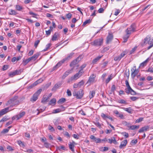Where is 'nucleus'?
Returning <instances> with one entry per match:
<instances>
[{
	"mask_svg": "<svg viewBox=\"0 0 153 153\" xmlns=\"http://www.w3.org/2000/svg\"><path fill=\"white\" fill-rule=\"evenodd\" d=\"M125 84L127 87V88L125 89L126 92L127 94H130L132 95H136V92L131 88L128 80H126L125 81Z\"/></svg>",
	"mask_w": 153,
	"mask_h": 153,
	"instance_id": "1",
	"label": "nucleus"
},
{
	"mask_svg": "<svg viewBox=\"0 0 153 153\" xmlns=\"http://www.w3.org/2000/svg\"><path fill=\"white\" fill-rule=\"evenodd\" d=\"M144 43H146L147 41V43L149 45L147 48V49L149 50L153 47V39L151 38L149 36H147L144 39Z\"/></svg>",
	"mask_w": 153,
	"mask_h": 153,
	"instance_id": "2",
	"label": "nucleus"
},
{
	"mask_svg": "<svg viewBox=\"0 0 153 153\" xmlns=\"http://www.w3.org/2000/svg\"><path fill=\"white\" fill-rule=\"evenodd\" d=\"M84 92L82 89H80L78 91H74L73 93L74 96H76V98L80 99L81 98L83 95Z\"/></svg>",
	"mask_w": 153,
	"mask_h": 153,
	"instance_id": "3",
	"label": "nucleus"
},
{
	"mask_svg": "<svg viewBox=\"0 0 153 153\" xmlns=\"http://www.w3.org/2000/svg\"><path fill=\"white\" fill-rule=\"evenodd\" d=\"M82 58V55H79L70 64V66L72 67L73 69L74 67V65L77 64Z\"/></svg>",
	"mask_w": 153,
	"mask_h": 153,
	"instance_id": "4",
	"label": "nucleus"
},
{
	"mask_svg": "<svg viewBox=\"0 0 153 153\" xmlns=\"http://www.w3.org/2000/svg\"><path fill=\"white\" fill-rule=\"evenodd\" d=\"M136 27L135 24H132L129 27L127 28L125 30V32L126 33H127L128 34H131L136 31Z\"/></svg>",
	"mask_w": 153,
	"mask_h": 153,
	"instance_id": "5",
	"label": "nucleus"
},
{
	"mask_svg": "<svg viewBox=\"0 0 153 153\" xmlns=\"http://www.w3.org/2000/svg\"><path fill=\"white\" fill-rule=\"evenodd\" d=\"M131 76L133 78H134L138 74L139 70L138 69H136V66H134L131 68Z\"/></svg>",
	"mask_w": 153,
	"mask_h": 153,
	"instance_id": "6",
	"label": "nucleus"
},
{
	"mask_svg": "<svg viewBox=\"0 0 153 153\" xmlns=\"http://www.w3.org/2000/svg\"><path fill=\"white\" fill-rule=\"evenodd\" d=\"M96 77V76L94 74L91 75L88 81L86 83V84L88 85H90L91 84L95 82V80Z\"/></svg>",
	"mask_w": 153,
	"mask_h": 153,
	"instance_id": "7",
	"label": "nucleus"
},
{
	"mask_svg": "<svg viewBox=\"0 0 153 153\" xmlns=\"http://www.w3.org/2000/svg\"><path fill=\"white\" fill-rule=\"evenodd\" d=\"M127 53L128 52L126 51H123L119 56L114 57V60L115 61H120Z\"/></svg>",
	"mask_w": 153,
	"mask_h": 153,
	"instance_id": "8",
	"label": "nucleus"
},
{
	"mask_svg": "<svg viewBox=\"0 0 153 153\" xmlns=\"http://www.w3.org/2000/svg\"><path fill=\"white\" fill-rule=\"evenodd\" d=\"M103 39L102 38L97 39L94 40L93 42V45L96 46H100L102 45Z\"/></svg>",
	"mask_w": 153,
	"mask_h": 153,
	"instance_id": "9",
	"label": "nucleus"
},
{
	"mask_svg": "<svg viewBox=\"0 0 153 153\" xmlns=\"http://www.w3.org/2000/svg\"><path fill=\"white\" fill-rule=\"evenodd\" d=\"M25 111H22L20 112L18 114L14 116L12 118V120H13L15 119L18 120L23 117L25 114Z\"/></svg>",
	"mask_w": 153,
	"mask_h": 153,
	"instance_id": "10",
	"label": "nucleus"
},
{
	"mask_svg": "<svg viewBox=\"0 0 153 153\" xmlns=\"http://www.w3.org/2000/svg\"><path fill=\"white\" fill-rule=\"evenodd\" d=\"M83 73L84 71H82V70H79L78 73L76 74L73 76L71 77V79L72 80H76L81 76Z\"/></svg>",
	"mask_w": 153,
	"mask_h": 153,
	"instance_id": "11",
	"label": "nucleus"
},
{
	"mask_svg": "<svg viewBox=\"0 0 153 153\" xmlns=\"http://www.w3.org/2000/svg\"><path fill=\"white\" fill-rule=\"evenodd\" d=\"M21 73L20 70H16L10 73L9 75L11 77H12L16 75H19Z\"/></svg>",
	"mask_w": 153,
	"mask_h": 153,
	"instance_id": "12",
	"label": "nucleus"
},
{
	"mask_svg": "<svg viewBox=\"0 0 153 153\" xmlns=\"http://www.w3.org/2000/svg\"><path fill=\"white\" fill-rule=\"evenodd\" d=\"M90 138L93 140V141L96 143H100L101 140L100 138H96L94 136L91 135L90 136Z\"/></svg>",
	"mask_w": 153,
	"mask_h": 153,
	"instance_id": "13",
	"label": "nucleus"
},
{
	"mask_svg": "<svg viewBox=\"0 0 153 153\" xmlns=\"http://www.w3.org/2000/svg\"><path fill=\"white\" fill-rule=\"evenodd\" d=\"M149 126H145L141 128L139 131V133H141L144 131H146L149 130Z\"/></svg>",
	"mask_w": 153,
	"mask_h": 153,
	"instance_id": "14",
	"label": "nucleus"
},
{
	"mask_svg": "<svg viewBox=\"0 0 153 153\" xmlns=\"http://www.w3.org/2000/svg\"><path fill=\"white\" fill-rule=\"evenodd\" d=\"M113 38V35L112 34L109 33L107 38L106 42L108 44L111 41Z\"/></svg>",
	"mask_w": 153,
	"mask_h": 153,
	"instance_id": "15",
	"label": "nucleus"
},
{
	"mask_svg": "<svg viewBox=\"0 0 153 153\" xmlns=\"http://www.w3.org/2000/svg\"><path fill=\"white\" fill-rule=\"evenodd\" d=\"M9 108L7 107L2 109L0 111V114L1 116H2L8 112Z\"/></svg>",
	"mask_w": 153,
	"mask_h": 153,
	"instance_id": "16",
	"label": "nucleus"
},
{
	"mask_svg": "<svg viewBox=\"0 0 153 153\" xmlns=\"http://www.w3.org/2000/svg\"><path fill=\"white\" fill-rule=\"evenodd\" d=\"M74 54V53H71L69 54H68L67 56L66 57L63 59L64 60V61L65 62L68 61L71 59Z\"/></svg>",
	"mask_w": 153,
	"mask_h": 153,
	"instance_id": "17",
	"label": "nucleus"
},
{
	"mask_svg": "<svg viewBox=\"0 0 153 153\" xmlns=\"http://www.w3.org/2000/svg\"><path fill=\"white\" fill-rule=\"evenodd\" d=\"M61 84V83L60 82L56 84L52 88V91H55L57 89L59 88Z\"/></svg>",
	"mask_w": 153,
	"mask_h": 153,
	"instance_id": "18",
	"label": "nucleus"
},
{
	"mask_svg": "<svg viewBox=\"0 0 153 153\" xmlns=\"http://www.w3.org/2000/svg\"><path fill=\"white\" fill-rule=\"evenodd\" d=\"M127 143V140H125L123 141L121 143V144L119 146V148L120 149H122L123 147H125Z\"/></svg>",
	"mask_w": 153,
	"mask_h": 153,
	"instance_id": "19",
	"label": "nucleus"
},
{
	"mask_svg": "<svg viewBox=\"0 0 153 153\" xmlns=\"http://www.w3.org/2000/svg\"><path fill=\"white\" fill-rule=\"evenodd\" d=\"M39 56V54L38 53H37L34 54L33 56L29 58L30 61L33 60L35 61Z\"/></svg>",
	"mask_w": 153,
	"mask_h": 153,
	"instance_id": "20",
	"label": "nucleus"
},
{
	"mask_svg": "<svg viewBox=\"0 0 153 153\" xmlns=\"http://www.w3.org/2000/svg\"><path fill=\"white\" fill-rule=\"evenodd\" d=\"M108 142L111 144L112 143H114L115 144H118V143L116 141L115 138L114 137H112L111 139H108Z\"/></svg>",
	"mask_w": 153,
	"mask_h": 153,
	"instance_id": "21",
	"label": "nucleus"
},
{
	"mask_svg": "<svg viewBox=\"0 0 153 153\" xmlns=\"http://www.w3.org/2000/svg\"><path fill=\"white\" fill-rule=\"evenodd\" d=\"M73 70V68H72L71 70H68L66 71L62 76V78H65L70 74L71 73V71Z\"/></svg>",
	"mask_w": 153,
	"mask_h": 153,
	"instance_id": "22",
	"label": "nucleus"
},
{
	"mask_svg": "<svg viewBox=\"0 0 153 153\" xmlns=\"http://www.w3.org/2000/svg\"><path fill=\"white\" fill-rule=\"evenodd\" d=\"M130 35V34H128L127 33H126V34L124 35L123 37L124 40V42H127Z\"/></svg>",
	"mask_w": 153,
	"mask_h": 153,
	"instance_id": "23",
	"label": "nucleus"
},
{
	"mask_svg": "<svg viewBox=\"0 0 153 153\" xmlns=\"http://www.w3.org/2000/svg\"><path fill=\"white\" fill-rule=\"evenodd\" d=\"M103 55L99 56L96 57V58L93 59L92 61V63L94 64L96 63V62H97L102 56Z\"/></svg>",
	"mask_w": 153,
	"mask_h": 153,
	"instance_id": "24",
	"label": "nucleus"
},
{
	"mask_svg": "<svg viewBox=\"0 0 153 153\" xmlns=\"http://www.w3.org/2000/svg\"><path fill=\"white\" fill-rule=\"evenodd\" d=\"M38 96H36V94H34L32 97L30 99V101L34 102L36 101V100L38 99Z\"/></svg>",
	"mask_w": 153,
	"mask_h": 153,
	"instance_id": "25",
	"label": "nucleus"
},
{
	"mask_svg": "<svg viewBox=\"0 0 153 153\" xmlns=\"http://www.w3.org/2000/svg\"><path fill=\"white\" fill-rule=\"evenodd\" d=\"M148 62V59H147L146 60H145L143 62L141 63L140 64V65L139 66V68H140V67H142L143 68L145 66L146 64Z\"/></svg>",
	"mask_w": 153,
	"mask_h": 153,
	"instance_id": "26",
	"label": "nucleus"
},
{
	"mask_svg": "<svg viewBox=\"0 0 153 153\" xmlns=\"http://www.w3.org/2000/svg\"><path fill=\"white\" fill-rule=\"evenodd\" d=\"M57 149L59 150L60 151H61L62 150L66 151L67 150L65 147L63 145L57 147Z\"/></svg>",
	"mask_w": 153,
	"mask_h": 153,
	"instance_id": "27",
	"label": "nucleus"
},
{
	"mask_svg": "<svg viewBox=\"0 0 153 153\" xmlns=\"http://www.w3.org/2000/svg\"><path fill=\"white\" fill-rule=\"evenodd\" d=\"M59 35V34L57 33L56 32L53 35V37L52 39V40L53 41H56L57 40V38Z\"/></svg>",
	"mask_w": 153,
	"mask_h": 153,
	"instance_id": "28",
	"label": "nucleus"
},
{
	"mask_svg": "<svg viewBox=\"0 0 153 153\" xmlns=\"http://www.w3.org/2000/svg\"><path fill=\"white\" fill-rule=\"evenodd\" d=\"M69 147L70 149L71 150V151L73 152L74 153L75 151L74 149V146L72 144H71L70 143L69 144Z\"/></svg>",
	"mask_w": 153,
	"mask_h": 153,
	"instance_id": "29",
	"label": "nucleus"
},
{
	"mask_svg": "<svg viewBox=\"0 0 153 153\" xmlns=\"http://www.w3.org/2000/svg\"><path fill=\"white\" fill-rule=\"evenodd\" d=\"M139 126H136V125H132L130 126L129 127V128L130 129L134 130L135 129H138L139 128Z\"/></svg>",
	"mask_w": 153,
	"mask_h": 153,
	"instance_id": "30",
	"label": "nucleus"
},
{
	"mask_svg": "<svg viewBox=\"0 0 153 153\" xmlns=\"http://www.w3.org/2000/svg\"><path fill=\"white\" fill-rule=\"evenodd\" d=\"M122 108L124 110L127 111L128 113H131V107H129L128 108Z\"/></svg>",
	"mask_w": 153,
	"mask_h": 153,
	"instance_id": "31",
	"label": "nucleus"
},
{
	"mask_svg": "<svg viewBox=\"0 0 153 153\" xmlns=\"http://www.w3.org/2000/svg\"><path fill=\"white\" fill-rule=\"evenodd\" d=\"M117 102L119 103L122 104H127L128 103L126 100L123 99L119 100Z\"/></svg>",
	"mask_w": 153,
	"mask_h": 153,
	"instance_id": "32",
	"label": "nucleus"
},
{
	"mask_svg": "<svg viewBox=\"0 0 153 153\" xmlns=\"http://www.w3.org/2000/svg\"><path fill=\"white\" fill-rule=\"evenodd\" d=\"M122 123L124 125L127 126L128 128L130 126H131V124L130 123H127L126 121H123L122 122Z\"/></svg>",
	"mask_w": 153,
	"mask_h": 153,
	"instance_id": "33",
	"label": "nucleus"
},
{
	"mask_svg": "<svg viewBox=\"0 0 153 153\" xmlns=\"http://www.w3.org/2000/svg\"><path fill=\"white\" fill-rule=\"evenodd\" d=\"M65 62V61H64V60L62 59V60H61V61H60L56 65H57V67L58 68H59V67H60L62 65V64L64 62Z\"/></svg>",
	"mask_w": 153,
	"mask_h": 153,
	"instance_id": "34",
	"label": "nucleus"
},
{
	"mask_svg": "<svg viewBox=\"0 0 153 153\" xmlns=\"http://www.w3.org/2000/svg\"><path fill=\"white\" fill-rule=\"evenodd\" d=\"M43 80L44 79H43L42 78H40L34 82V84L36 85H37L38 84L42 82Z\"/></svg>",
	"mask_w": 153,
	"mask_h": 153,
	"instance_id": "35",
	"label": "nucleus"
},
{
	"mask_svg": "<svg viewBox=\"0 0 153 153\" xmlns=\"http://www.w3.org/2000/svg\"><path fill=\"white\" fill-rule=\"evenodd\" d=\"M108 148L107 147H101L100 149V150L101 152H104L108 150Z\"/></svg>",
	"mask_w": 153,
	"mask_h": 153,
	"instance_id": "36",
	"label": "nucleus"
},
{
	"mask_svg": "<svg viewBox=\"0 0 153 153\" xmlns=\"http://www.w3.org/2000/svg\"><path fill=\"white\" fill-rule=\"evenodd\" d=\"M30 61V59L29 58H28L26 60H23L22 63L24 65H25Z\"/></svg>",
	"mask_w": 153,
	"mask_h": 153,
	"instance_id": "37",
	"label": "nucleus"
},
{
	"mask_svg": "<svg viewBox=\"0 0 153 153\" xmlns=\"http://www.w3.org/2000/svg\"><path fill=\"white\" fill-rule=\"evenodd\" d=\"M95 94V91H90V94L89 95V97L90 99L93 98L94 95Z\"/></svg>",
	"mask_w": 153,
	"mask_h": 153,
	"instance_id": "38",
	"label": "nucleus"
},
{
	"mask_svg": "<svg viewBox=\"0 0 153 153\" xmlns=\"http://www.w3.org/2000/svg\"><path fill=\"white\" fill-rule=\"evenodd\" d=\"M93 123L95 125L98 127L100 128H101L102 124H100L99 122L97 121L96 122H94Z\"/></svg>",
	"mask_w": 153,
	"mask_h": 153,
	"instance_id": "39",
	"label": "nucleus"
},
{
	"mask_svg": "<svg viewBox=\"0 0 153 153\" xmlns=\"http://www.w3.org/2000/svg\"><path fill=\"white\" fill-rule=\"evenodd\" d=\"M66 101V99L65 98H62L60 99L58 101V103L62 104L65 102Z\"/></svg>",
	"mask_w": 153,
	"mask_h": 153,
	"instance_id": "40",
	"label": "nucleus"
},
{
	"mask_svg": "<svg viewBox=\"0 0 153 153\" xmlns=\"http://www.w3.org/2000/svg\"><path fill=\"white\" fill-rule=\"evenodd\" d=\"M56 99L55 98H53L51 99L49 103V105H51L53 104H55L56 102Z\"/></svg>",
	"mask_w": 153,
	"mask_h": 153,
	"instance_id": "41",
	"label": "nucleus"
},
{
	"mask_svg": "<svg viewBox=\"0 0 153 153\" xmlns=\"http://www.w3.org/2000/svg\"><path fill=\"white\" fill-rule=\"evenodd\" d=\"M91 20L90 19L87 20L84 22L83 24V25L85 26L87 24H89L91 22Z\"/></svg>",
	"mask_w": 153,
	"mask_h": 153,
	"instance_id": "42",
	"label": "nucleus"
},
{
	"mask_svg": "<svg viewBox=\"0 0 153 153\" xmlns=\"http://www.w3.org/2000/svg\"><path fill=\"white\" fill-rule=\"evenodd\" d=\"M51 46V44L49 43L47 45L46 48L43 50V51H45L49 49V47Z\"/></svg>",
	"mask_w": 153,
	"mask_h": 153,
	"instance_id": "43",
	"label": "nucleus"
},
{
	"mask_svg": "<svg viewBox=\"0 0 153 153\" xmlns=\"http://www.w3.org/2000/svg\"><path fill=\"white\" fill-rule=\"evenodd\" d=\"M16 9L18 11H21L22 9V7L19 5H16Z\"/></svg>",
	"mask_w": 153,
	"mask_h": 153,
	"instance_id": "44",
	"label": "nucleus"
},
{
	"mask_svg": "<svg viewBox=\"0 0 153 153\" xmlns=\"http://www.w3.org/2000/svg\"><path fill=\"white\" fill-rule=\"evenodd\" d=\"M51 85V83L49 82L45 85L43 87L44 90L48 88Z\"/></svg>",
	"mask_w": 153,
	"mask_h": 153,
	"instance_id": "45",
	"label": "nucleus"
},
{
	"mask_svg": "<svg viewBox=\"0 0 153 153\" xmlns=\"http://www.w3.org/2000/svg\"><path fill=\"white\" fill-rule=\"evenodd\" d=\"M42 91V89H39L34 94H36V96H38L40 94L41 91Z\"/></svg>",
	"mask_w": 153,
	"mask_h": 153,
	"instance_id": "46",
	"label": "nucleus"
},
{
	"mask_svg": "<svg viewBox=\"0 0 153 153\" xmlns=\"http://www.w3.org/2000/svg\"><path fill=\"white\" fill-rule=\"evenodd\" d=\"M46 108L44 106L43 107H40V108L39 109H37V110L38 111H39L40 110L41 111V112H42L44 111L45 110V109Z\"/></svg>",
	"mask_w": 153,
	"mask_h": 153,
	"instance_id": "47",
	"label": "nucleus"
},
{
	"mask_svg": "<svg viewBox=\"0 0 153 153\" xmlns=\"http://www.w3.org/2000/svg\"><path fill=\"white\" fill-rule=\"evenodd\" d=\"M101 116L105 120L107 118H108V115L105 114L104 113H102L101 114Z\"/></svg>",
	"mask_w": 153,
	"mask_h": 153,
	"instance_id": "48",
	"label": "nucleus"
},
{
	"mask_svg": "<svg viewBox=\"0 0 153 153\" xmlns=\"http://www.w3.org/2000/svg\"><path fill=\"white\" fill-rule=\"evenodd\" d=\"M9 13L10 15H16V13L15 10L11 9Z\"/></svg>",
	"mask_w": 153,
	"mask_h": 153,
	"instance_id": "49",
	"label": "nucleus"
},
{
	"mask_svg": "<svg viewBox=\"0 0 153 153\" xmlns=\"http://www.w3.org/2000/svg\"><path fill=\"white\" fill-rule=\"evenodd\" d=\"M18 144L20 145V146L24 147L25 146L24 144L20 140L18 141Z\"/></svg>",
	"mask_w": 153,
	"mask_h": 153,
	"instance_id": "50",
	"label": "nucleus"
},
{
	"mask_svg": "<svg viewBox=\"0 0 153 153\" xmlns=\"http://www.w3.org/2000/svg\"><path fill=\"white\" fill-rule=\"evenodd\" d=\"M121 134L125 137L126 138H128L129 136L128 133L125 132L121 133Z\"/></svg>",
	"mask_w": 153,
	"mask_h": 153,
	"instance_id": "51",
	"label": "nucleus"
},
{
	"mask_svg": "<svg viewBox=\"0 0 153 153\" xmlns=\"http://www.w3.org/2000/svg\"><path fill=\"white\" fill-rule=\"evenodd\" d=\"M84 82L82 80L79 82L78 83L79 86V87L80 88L81 86H82L84 85Z\"/></svg>",
	"mask_w": 153,
	"mask_h": 153,
	"instance_id": "52",
	"label": "nucleus"
},
{
	"mask_svg": "<svg viewBox=\"0 0 153 153\" xmlns=\"http://www.w3.org/2000/svg\"><path fill=\"white\" fill-rule=\"evenodd\" d=\"M112 79L111 76H109L108 78L106 79L105 82L106 84L108 83Z\"/></svg>",
	"mask_w": 153,
	"mask_h": 153,
	"instance_id": "53",
	"label": "nucleus"
},
{
	"mask_svg": "<svg viewBox=\"0 0 153 153\" xmlns=\"http://www.w3.org/2000/svg\"><path fill=\"white\" fill-rule=\"evenodd\" d=\"M143 119V117H140L139 119H137L136 121V123H139L140 122L142 121Z\"/></svg>",
	"mask_w": 153,
	"mask_h": 153,
	"instance_id": "54",
	"label": "nucleus"
},
{
	"mask_svg": "<svg viewBox=\"0 0 153 153\" xmlns=\"http://www.w3.org/2000/svg\"><path fill=\"white\" fill-rule=\"evenodd\" d=\"M66 16L68 19H70L72 17V14L71 13H68L66 14Z\"/></svg>",
	"mask_w": 153,
	"mask_h": 153,
	"instance_id": "55",
	"label": "nucleus"
},
{
	"mask_svg": "<svg viewBox=\"0 0 153 153\" xmlns=\"http://www.w3.org/2000/svg\"><path fill=\"white\" fill-rule=\"evenodd\" d=\"M116 89L115 86V85H112L111 88V91L112 92H114V91Z\"/></svg>",
	"mask_w": 153,
	"mask_h": 153,
	"instance_id": "56",
	"label": "nucleus"
},
{
	"mask_svg": "<svg viewBox=\"0 0 153 153\" xmlns=\"http://www.w3.org/2000/svg\"><path fill=\"white\" fill-rule=\"evenodd\" d=\"M48 128L49 130H51V131H55L54 128L50 125L49 126Z\"/></svg>",
	"mask_w": 153,
	"mask_h": 153,
	"instance_id": "57",
	"label": "nucleus"
},
{
	"mask_svg": "<svg viewBox=\"0 0 153 153\" xmlns=\"http://www.w3.org/2000/svg\"><path fill=\"white\" fill-rule=\"evenodd\" d=\"M8 120V119L6 117H4L1 120H0V123L2 122L6 121Z\"/></svg>",
	"mask_w": 153,
	"mask_h": 153,
	"instance_id": "58",
	"label": "nucleus"
},
{
	"mask_svg": "<svg viewBox=\"0 0 153 153\" xmlns=\"http://www.w3.org/2000/svg\"><path fill=\"white\" fill-rule=\"evenodd\" d=\"M137 48V47H135L131 51H130V54H131L134 53V52L135 51L136 48Z\"/></svg>",
	"mask_w": 153,
	"mask_h": 153,
	"instance_id": "59",
	"label": "nucleus"
},
{
	"mask_svg": "<svg viewBox=\"0 0 153 153\" xmlns=\"http://www.w3.org/2000/svg\"><path fill=\"white\" fill-rule=\"evenodd\" d=\"M117 116L118 117H120V118L122 119H123L124 118L123 115L120 113L117 115Z\"/></svg>",
	"mask_w": 153,
	"mask_h": 153,
	"instance_id": "60",
	"label": "nucleus"
},
{
	"mask_svg": "<svg viewBox=\"0 0 153 153\" xmlns=\"http://www.w3.org/2000/svg\"><path fill=\"white\" fill-rule=\"evenodd\" d=\"M130 99L133 101H135L137 100L138 98L136 97H130Z\"/></svg>",
	"mask_w": 153,
	"mask_h": 153,
	"instance_id": "61",
	"label": "nucleus"
},
{
	"mask_svg": "<svg viewBox=\"0 0 153 153\" xmlns=\"http://www.w3.org/2000/svg\"><path fill=\"white\" fill-rule=\"evenodd\" d=\"M40 41L39 40L36 41L34 43V46L36 48L38 45Z\"/></svg>",
	"mask_w": 153,
	"mask_h": 153,
	"instance_id": "62",
	"label": "nucleus"
},
{
	"mask_svg": "<svg viewBox=\"0 0 153 153\" xmlns=\"http://www.w3.org/2000/svg\"><path fill=\"white\" fill-rule=\"evenodd\" d=\"M104 9L102 8H100L98 10V12L100 13H102L103 12Z\"/></svg>",
	"mask_w": 153,
	"mask_h": 153,
	"instance_id": "63",
	"label": "nucleus"
},
{
	"mask_svg": "<svg viewBox=\"0 0 153 153\" xmlns=\"http://www.w3.org/2000/svg\"><path fill=\"white\" fill-rule=\"evenodd\" d=\"M86 64H84L82 65L80 67L81 69L80 70H82V71H83V69L86 67Z\"/></svg>",
	"mask_w": 153,
	"mask_h": 153,
	"instance_id": "64",
	"label": "nucleus"
}]
</instances>
